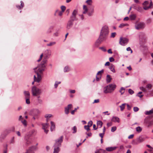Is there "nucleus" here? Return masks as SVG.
Returning a JSON list of instances; mask_svg holds the SVG:
<instances>
[{
  "label": "nucleus",
  "instance_id": "f257e3e1",
  "mask_svg": "<svg viewBox=\"0 0 153 153\" xmlns=\"http://www.w3.org/2000/svg\"><path fill=\"white\" fill-rule=\"evenodd\" d=\"M51 51L50 50H46L43 54H42L40 56L39 59L37 60L38 62H39L42 59L43 55V59L40 65H39L36 67L34 68V71L37 74L38 79H36L34 76V80L38 82H39L42 79V75L43 72L45 70V64L46 62L47 59L51 56Z\"/></svg>",
  "mask_w": 153,
  "mask_h": 153
},
{
  "label": "nucleus",
  "instance_id": "f03ea898",
  "mask_svg": "<svg viewBox=\"0 0 153 153\" xmlns=\"http://www.w3.org/2000/svg\"><path fill=\"white\" fill-rule=\"evenodd\" d=\"M109 32L108 27L107 26L104 25L102 27L100 37L94 44L95 47H98L99 44L105 39L106 36L108 34Z\"/></svg>",
  "mask_w": 153,
  "mask_h": 153
},
{
  "label": "nucleus",
  "instance_id": "7ed1b4c3",
  "mask_svg": "<svg viewBox=\"0 0 153 153\" xmlns=\"http://www.w3.org/2000/svg\"><path fill=\"white\" fill-rule=\"evenodd\" d=\"M63 138V136H61L57 140H56L53 153H58L59 152V147L61 146V144L62 142Z\"/></svg>",
  "mask_w": 153,
  "mask_h": 153
},
{
  "label": "nucleus",
  "instance_id": "20e7f679",
  "mask_svg": "<svg viewBox=\"0 0 153 153\" xmlns=\"http://www.w3.org/2000/svg\"><path fill=\"white\" fill-rule=\"evenodd\" d=\"M116 87V85L115 84H109L103 88V92L105 94L111 93L115 90Z\"/></svg>",
  "mask_w": 153,
  "mask_h": 153
},
{
  "label": "nucleus",
  "instance_id": "39448f33",
  "mask_svg": "<svg viewBox=\"0 0 153 153\" xmlns=\"http://www.w3.org/2000/svg\"><path fill=\"white\" fill-rule=\"evenodd\" d=\"M31 91L32 94L34 96H39L42 93L41 89L37 88L36 86H34L32 88Z\"/></svg>",
  "mask_w": 153,
  "mask_h": 153
},
{
  "label": "nucleus",
  "instance_id": "423d86ee",
  "mask_svg": "<svg viewBox=\"0 0 153 153\" xmlns=\"http://www.w3.org/2000/svg\"><path fill=\"white\" fill-rule=\"evenodd\" d=\"M31 136V135H30L29 134H27L25 136L24 139L26 146L29 145L32 142V139L30 137Z\"/></svg>",
  "mask_w": 153,
  "mask_h": 153
},
{
  "label": "nucleus",
  "instance_id": "0eeeda50",
  "mask_svg": "<svg viewBox=\"0 0 153 153\" xmlns=\"http://www.w3.org/2000/svg\"><path fill=\"white\" fill-rule=\"evenodd\" d=\"M128 41L129 40L128 38L121 37L119 40V43L122 46H125L127 44Z\"/></svg>",
  "mask_w": 153,
  "mask_h": 153
},
{
  "label": "nucleus",
  "instance_id": "6e6552de",
  "mask_svg": "<svg viewBox=\"0 0 153 153\" xmlns=\"http://www.w3.org/2000/svg\"><path fill=\"white\" fill-rule=\"evenodd\" d=\"M135 27L137 30H140L143 28L145 27V24L143 22H140L136 24L135 25Z\"/></svg>",
  "mask_w": 153,
  "mask_h": 153
},
{
  "label": "nucleus",
  "instance_id": "1a4fd4ad",
  "mask_svg": "<svg viewBox=\"0 0 153 153\" xmlns=\"http://www.w3.org/2000/svg\"><path fill=\"white\" fill-rule=\"evenodd\" d=\"M78 11L77 10H74L73 12L72 13L71 16L70 17V20H71L73 22L74 20H76L77 19L76 18V16L77 13Z\"/></svg>",
  "mask_w": 153,
  "mask_h": 153
},
{
  "label": "nucleus",
  "instance_id": "9d476101",
  "mask_svg": "<svg viewBox=\"0 0 153 153\" xmlns=\"http://www.w3.org/2000/svg\"><path fill=\"white\" fill-rule=\"evenodd\" d=\"M42 129H43L44 132L46 133H47L48 131V129L49 127V125L47 123L42 124Z\"/></svg>",
  "mask_w": 153,
  "mask_h": 153
},
{
  "label": "nucleus",
  "instance_id": "9b49d317",
  "mask_svg": "<svg viewBox=\"0 0 153 153\" xmlns=\"http://www.w3.org/2000/svg\"><path fill=\"white\" fill-rule=\"evenodd\" d=\"M73 107L72 105L71 104H69L65 108V112L66 114H68L69 113V110Z\"/></svg>",
  "mask_w": 153,
  "mask_h": 153
},
{
  "label": "nucleus",
  "instance_id": "f8f14e48",
  "mask_svg": "<svg viewBox=\"0 0 153 153\" xmlns=\"http://www.w3.org/2000/svg\"><path fill=\"white\" fill-rule=\"evenodd\" d=\"M37 149V147L35 146H33L30 147L27 150L25 153H34L33 150Z\"/></svg>",
  "mask_w": 153,
  "mask_h": 153
},
{
  "label": "nucleus",
  "instance_id": "ddd939ff",
  "mask_svg": "<svg viewBox=\"0 0 153 153\" xmlns=\"http://www.w3.org/2000/svg\"><path fill=\"white\" fill-rule=\"evenodd\" d=\"M145 138L143 137H140L138 138L137 139V143H134V145H137L138 143H141L143 142L145 140Z\"/></svg>",
  "mask_w": 153,
  "mask_h": 153
},
{
  "label": "nucleus",
  "instance_id": "4468645a",
  "mask_svg": "<svg viewBox=\"0 0 153 153\" xmlns=\"http://www.w3.org/2000/svg\"><path fill=\"white\" fill-rule=\"evenodd\" d=\"M73 25V22L71 20H69L67 24L66 28L67 29L71 28Z\"/></svg>",
  "mask_w": 153,
  "mask_h": 153
},
{
  "label": "nucleus",
  "instance_id": "2eb2a0df",
  "mask_svg": "<svg viewBox=\"0 0 153 153\" xmlns=\"http://www.w3.org/2000/svg\"><path fill=\"white\" fill-rule=\"evenodd\" d=\"M33 116H36V117H38V115L40 113V111L39 110L37 109H33Z\"/></svg>",
  "mask_w": 153,
  "mask_h": 153
},
{
  "label": "nucleus",
  "instance_id": "dca6fc26",
  "mask_svg": "<svg viewBox=\"0 0 153 153\" xmlns=\"http://www.w3.org/2000/svg\"><path fill=\"white\" fill-rule=\"evenodd\" d=\"M103 70H102L101 71H99L97 73L96 76V80L97 81H98L100 80L101 78V74L103 73Z\"/></svg>",
  "mask_w": 153,
  "mask_h": 153
},
{
  "label": "nucleus",
  "instance_id": "f3484780",
  "mask_svg": "<svg viewBox=\"0 0 153 153\" xmlns=\"http://www.w3.org/2000/svg\"><path fill=\"white\" fill-rule=\"evenodd\" d=\"M117 147L116 146L109 147L106 148V150L108 152H111L115 150Z\"/></svg>",
  "mask_w": 153,
  "mask_h": 153
},
{
  "label": "nucleus",
  "instance_id": "a211bd4d",
  "mask_svg": "<svg viewBox=\"0 0 153 153\" xmlns=\"http://www.w3.org/2000/svg\"><path fill=\"white\" fill-rule=\"evenodd\" d=\"M111 121L115 123H119L120 122V120L119 118L115 116H114L112 117Z\"/></svg>",
  "mask_w": 153,
  "mask_h": 153
},
{
  "label": "nucleus",
  "instance_id": "6ab92c4d",
  "mask_svg": "<svg viewBox=\"0 0 153 153\" xmlns=\"http://www.w3.org/2000/svg\"><path fill=\"white\" fill-rule=\"evenodd\" d=\"M83 12L82 13L84 14H85L87 13L88 11V9L87 7L85 5H83Z\"/></svg>",
  "mask_w": 153,
  "mask_h": 153
},
{
  "label": "nucleus",
  "instance_id": "aec40b11",
  "mask_svg": "<svg viewBox=\"0 0 153 153\" xmlns=\"http://www.w3.org/2000/svg\"><path fill=\"white\" fill-rule=\"evenodd\" d=\"M51 131H52L55 130V125L54 123L52 121L51 122Z\"/></svg>",
  "mask_w": 153,
  "mask_h": 153
},
{
  "label": "nucleus",
  "instance_id": "412c9836",
  "mask_svg": "<svg viewBox=\"0 0 153 153\" xmlns=\"http://www.w3.org/2000/svg\"><path fill=\"white\" fill-rule=\"evenodd\" d=\"M109 69L113 73L115 72L116 71L115 69V67L112 64H111L110 66Z\"/></svg>",
  "mask_w": 153,
  "mask_h": 153
},
{
  "label": "nucleus",
  "instance_id": "4be33fe9",
  "mask_svg": "<svg viewBox=\"0 0 153 153\" xmlns=\"http://www.w3.org/2000/svg\"><path fill=\"white\" fill-rule=\"evenodd\" d=\"M24 95L26 98H30V94L28 91H25L24 92Z\"/></svg>",
  "mask_w": 153,
  "mask_h": 153
},
{
  "label": "nucleus",
  "instance_id": "5701e85b",
  "mask_svg": "<svg viewBox=\"0 0 153 153\" xmlns=\"http://www.w3.org/2000/svg\"><path fill=\"white\" fill-rule=\"evenodd\" d=\"M36 101L38 104H42L43 102L42 100L40 99V96H38Z\"/></svg>",
  "mask_w": 153,
  "mask_h": 153
},
{
  "label": "nucleus",
  "instance_id": "b1692460",
  "mask_svg": "<svg viewBox=\"0 0 153 153\" xmlns=\"http://www.w3.org/2000/svg\"><path fill=\"white\" fill-rule=\"evenodd\" d=\"M144 114L146 115H150V114H153V108H152L151 110H150L149 111H146L144 112Z\"/></svg>",
  "mask_w": 153,
  "mask_h": 153
},
{
  "label": "nucleus",
  "instance_id": "393cba45",
  "mask_svg": "<svg viewBox=\"0 0 153 153\" xmlns=\"http://www.w3.org/2000/svg\"><path fill=\"white\" fill-rule=\"evenodd\" d=\"M63 12L62 11H60L59 10H57L56 11L54 15L56 16L57 13L59 16H62Z\"/></svg>",
  "mask_w": 153,
  "mask_h": 153
},
{
  "label": "nucleus",
  "instance_id": "a878e982",
  "mask_svg": "<svg viewBox=\"0 0 153 153\" xmlns=\"http://www.w3.org/2000/svg\"><path fill=\"white\" fill-rule=\"evenodd\" d=\"M105 151L102 149H99L97 150L95 153H105Z\"/></svg>",
  "mask_w": 153,
  "mask_h": 153
},
{
  "label": "nucleus",
  "instance_id": "bb28decb",
  "mask_svg": "<svg viewBox=\"0 0 153 153\" xmlns=\"http://www.w3.org/2000/svg\"><path fill=\"white\" fill-rule=\"evenodd\" d=\"M21 5L20 6H18L16 5V7L19 9H21L24 6V3L22 1H21Z\"/></svg>",
  "mask_w": 153,
  "mask_h": 153
},
{
  "label": "nucleus",
  "instance_id": "cd10ccee",
  "mask_svg": "<svg viewBox=\"0 0 153 153\" xmlns=\"http://www.w3.org/2000/svg\"><path fill=\"white\" fill-rule=\"evenodd\" d=\"M111 79L112 78H111L110 76L109 75H107L106 76V79L107 82L108 83L110 82L111 81Z\"/></svg>",
  "mask_w": 153,
  "mask_h": 153
},
{
  "label": "nucleus",
  "instance_id": "c85d7f7f",
  "mask_svg": "<svg viewBox=\"0 0 153 153\" xmlns=\"http://www.w3.org/2000/svg\"><path fill=\"white\" fill-rule=\"evenodd\" d=\"M102 123L101 121L99 120L97 122V127L100 128H101L102 127Z\"/></svg>",
  "mask_w": 153,
  "mask_h": 153
},
{
  "label": "nucleus",
  "instance_id": "c756f323",
  "mask_svg": "<svg viewBox=\"0 0 153 153\" xmlns=\"http://www.w3.org/2000/svg\"><path fill=\"white\" fill-rule=\"evenodd\" d=\"M143 8L141 7H137L136 10L142 13L143 11Z\"/></svg>",
  "mask_w": 153,
  "mask_h": 153
},
{
  "label": "nucleus",
  "instance_id": "7c9ffc66",
  "mask_svg": "<svg viewBox=\"0 0 153 153\" xmlns=\"http://www.w3.org/2000/svg\"><path fill=\"white\" fill-rule=\"evenodd\" d=\"M130 18L131 20H134L136 18L135 15L133 14L130 16Z\"/></svg>",
  "mask_w": 153,
  "mask_h": 153
},
{
  "label": "nucleus",
  "instance_id": "2f4dec72",
  "mask_svg": "<svg viewBox=\"0 0 153 153\" xmlns=\"http://www.w3.org/2000/svg\"><path fill=\"white\" fill-rule=\"evenodd\" d=\"M136 129L137 132L140 133L142 130V128L140 126H138L136 128Z\"/></svg>",
  "mask_w": 153,
  "mask_h": 153
},
{
  "label": "nucleus",
  "instance_id": "473e14b6",
  "mask_svg": "<svg viewBox=\"0 0 153 153\" xmlns=\"http://www.w3.org/2000/svg\"><path fill=\"white\" fill-rule=\"evenodd\" d=\"M126 104V103L123 104L121 105L120 106V110L121 111H123L125 108V105Z\"/></svg>",
  "mask_w": 153,
  "mask_h": 153
},
{
  "label": "nucleus",
  "instance_id": "72a5a7b5",
  "mask_svg": "<svg viewBox=\"0 0 153 153\" xmlns=\"http://www.w3.org/2000/svg\"><path fill=\"white\" fill-rule=\"evenodd\" d=\"M56 44V42H50V43L47 44V45L48 46H51Z\"/></svg>",
  "mask_w": 153,
  "mask_h": 153
},
{
  "label": "nucleus",
  "instance_id": "f704fd0d",
  "mask_svg": "<svg viewBox=\"0 0 153 153\" xmlns=\"http://www.w3.org/2000/svg\"><path fill=\"white\" fill-rule=\"evenodd\" d=\"M94 12V10L93 8H92L90 11L88 12V16H90L92 15Z\"/></svg>",
  "mask_w": 153,
  "mask_h": 153
},
{
  "label": "nucleus",
  "instance_id": "c9c22d12",
  "mask_svg": "<svg viewBox=\"0 0 153 153\" xmlns=\"http://www.w3.org/2000/svg\"><path fill=\"white\" fill-rule=\"evenodd\" d=\"M128 24H124V23H122L119 26V28H122L123 27H124L126 26H128Z\"/></svg>",
  "mask_w": 153,
  "mask_h": 153
},
{
  "label": "nucleus",
  "instance_id": "e433bc0d",
  "mask_svg": "<svg viewBox=\"0 0 153 153\" xmlns=\"http://www.w3.org/2000/svg\"><path fill=\"white\" fill-rule=\"evenodd\" d=\"M53 27L52 26L50 27L47 30V33H51L52 31Z\"/></svg>",
  "mask_w": 153,
  "mask_h": 153
},
{
  "label": "nucleus",
  "instance_id": "4c0bfd02",
  "mask_svg": "<svg viewBox=\"0 0 153 153\" xmlns=\"http://www.w3.org/2000/svg\"><path fill=\"white\" fill-rule=\"evenodd\" d=\"M125 89L123 87L121 88L120 90V92L121 93V95L123 94L124 93V91Z\"/></svg>",
  "mask_w": 153,
  "mask_h": 153
},
{
  "label": "nucleus",
  "instance_id": "58836bf2",
  "mask_svg": "<svg viewBox=\"0 0 153 153\" xmlns=\"http://www.w3.org/2000/svg\"><path fill=\"white\" fill-rule=\"evenodd\" d=\"M61 83V82L56 81L54 85L55 88H56L58 87V85L60 84Z\"/></svg>",
  "mask_w": 153,
  "mask_h": 153
},
{
  "label": "nucleus",
  "instance_id": "ea45409f",
  "mask_svg": "<svg viewBox=\"0 0 153 153\" xmlns=\"http://www.w3.org/2000/svg\"><path fill=\"white\" fill-rule=\"evenodd\" d=\"M140 90H141V91H143V92H147V90L146 89V88L145 87H140Z\"/></svg>",
  "mask_w": 153,
  "mask_h": 153
},
{
  "label": "nucleus",
  "instance_id": "a19ab883",
  "mask_svg": "<svg viewBox=\"0 0 153 153\" xmlns=\"http://www.w3.org/2000/svg\"><path fill=\"white\" fill-rule=\"evenodd\" d=\"M51 114H46L45 116V117L46 118L47 121H48V119L52 116Z\"/></svg>",
  "mask_w": 153,
  "mask_h": 153
},
{
  "label": "nucleus",
  "instance_id": "79ce46f5",
  "mask_svg": "<svg viewBox=\"0 0 153 153\" xmlns=\"http://www.w3.org/2000/svg\"><path fill=\"white\" fill-rule=\"evenodd\" d=\"M152 85L151 84H147L146 86V87L148 89H150L152 87Z\"/></svg>",
  "mask_w": 153,
  "mask_h": 153
},
{
  "label": "nucleus",
  "instance_id": "37998d69",
  "mask_svg": "<svg viewBox=\"0 0 153 153\" xmlns=\"http://www.w3.org/2000/svg\"><path fill=\"white\" fill-rule=\"evenodd\" d=\"M79 107H77L76 108H75L74 110L72 111L71 112V114L72 115H74V114L75 112L76 111V110L79 108Z\"/></svg>",
  "mask_w": 153,
  "mask_h": 153
},
{
  "label": "nucleus",
  "instance_id": "c03bdc74",
  "mask_svg": "<svg viewBox=\"0 0 153 153\" xmlns=\"http://www.w3.org/2000/svg\"><path fill=\"white\" fill-rule=\"evenodd\" d=\"M72 130L73 131V133H75L76 132L77 128L76 126H74L72 128Z\"/></svg>",
  "mask_w": 153,
  "mask_h": 153
},
{
  "label": "nucleus",
  "instance_id": "a18cd8bd",
  "mask_svg": "<svg viewBox=\"0 0 153 153\" xmlns=\"http://www.w3.org/2000/svg\"><path fill=\"white\" fill-rule=\"evenodd\" d=\"M69 70V68L68 66H66L65 67L64 69V71L65 72H68Z\"/></svg>",
  "mask_w": 153,
  "mask_h": 153
},
{
  "label": "nucleus",
  "instance_id": "49530a36",
  "mask_svg": "<svg viewBox=\"0 0 153 153\" xmlns=\"http://www.w3.org/2000/svg\"><path fill=\"white\" fill-rule=\"evenodd\" d=\"M86 2L88 5H91L92 3V0H87L86 1Z\"/></svg>",
  "mask_w": 153,
  "mask_h": 153
},
{
  "label": "nucleus",
  "instance_id": "de8ad7c7",
  "mask_svg": "<svg viewBox=\"0 0 153 153\" xmlns=\"http://www.w3.org/2000/svg\"><path fill=\"white\" fill-rule=\"evenodd\" d=\"M149 4V2L148 1H145L144 3H143V5L144 6H148Z\"/></svg>",
  "mask_w": 153,
  "mask_h": 153
},
{
  "label": "nucleus",
  "instance_id": "09e8293b",
  "mask_svg": "<svg viewBox=\"0 0 153 153\" xmlns=\"http://www.w3.org/2000/svg\"><path fill=\"white\" fill-rule=\"evenodd\" d=\"M117 129V127L116 126H113L112 127L111 129V131L112 132H114Z\"/></svg>",
  "mask_w": 153,
  "mask_h": 153
},
{
  "label": "nucleus",
  "instance_id": "8fccbe9b",
  "mask_svg": "<svg viewBox=\"0 0 153 153\" xmlns=\"http://www.w3.org/2000/svg\"><path fill=\"white\" fill-rule=\"evenodd\" d=\"M89 127H90L89 126L87 125H85L84 126V128L87 131H88L90 130V129Z\"/></svg>",
  "mask_w": 153,
  "mask_h": 153
},
{
  "label": "nucleus",
  "instance_id": "3c124183",
  "mask_svg": "<svg viewBox=\"0 0 153 153\" xmlns=\"http://www.w3.org/2000/svg\"><path fill=\"white\" fill-rule=\"evenodd\" d=\"M116 35V33L115 32L112 33H111V37L114 38V37Z\"/></svg>",
  "mask_w": 153,
  "mask_h": 153
},
{
  "label": "nucleus",
  "instance_id": "603ef678",
  "mask_svg": "<svg viewBox=\"0 0 153 153\" xmlns=\"http://www.w3.org/2000/svg\"><path fill=\"white\" fill-rule=\"evenodd\" d=\"M30 98H26V103L27 104H29L30 103Z\"/></svg>",
  "mask_w": 153,
  "mask_h": 153
},
{
  "label": "nucleus",
  "instance_id": "864d4df0",
  "mask_svg": "<svg viewBox=\"0 0 153 153\" xmlns=\"http://www.w3.org/2000/svg\"><path fill=\"white\" fill-rule=\"evenodd\" d=\"M22 122L25 126H27V123L26 121L25 120H24L23 121H22Z\"/></svg>",
  "mask_w": 153,
  "mask_h": 153
},
{
  "label": "nucleus",
  "instance_id": "5fc2aeb1",
  "mask_svg": "<svg viewBox=\"0 0 153 153\" xmlns=\"http://www.w3.org/2000/svg\"><path fill=\"white\" fill-rule=\"evenodd\" d=\"M61 8L62 10V11L64 12L66 9V7L64 6H62L61 7Z\"/></svg>",
  "mask_w": 153,
  "mask_h": 153
},
{
  "label": "nucleus",
  "instance_id": "6e6d98bb",
  "mask_svg": "<svg viewBox=\"0 0 153 153\" xmlns=\"http://www.w3.org/2000/svg\"><path fill=\"white\" fill-rule=\"evenodd\" d=\"M92 121L91 120L90 121L88 122V125L87 126H89V127H90L92 126Z\"/></svg>",
  "mask_w": 153,
  "mask_h": 153
},
{
  "label": "nucleus",
  "instance_id": "4d7b16f0",
  "mask_svg": "<svg viewBox=\"0 0 153 153\" xmlns=\"http://www.w3.org/2000/svg\"><path fill=\"white\" fill-rule=\"evenodd\" d=\"M36 132V131L35 129H32V130L30 131V133L31 134H29L30 135H31L32 134H33L34 133H35Z\"/></svg>",
  "mask_w": 153,
  "mask_h": 153
},
{
  "label": "nucleus",
  "instance_id": "13d9d810",
  "mask_svg": "<svg viewBox=\"0 0 153 153\" xmlns=\"http://www.w3.org/2000/svg\"><path fill=\"white\" fill-rule=\"evenodd\" d=\"M128 92L131 94H132L134 93V91L131 89H128Z\"/></svg>",
  "mask_w": 153,
  "mask_h": 153
},
{
  "label": "nucleus",
  "instance_id": "bf43d9fd",
  "mask_svg": "<svg viewBox=\"0 0 153 153\" xmlns=\"http://www.w3.org/2000/svg\"><path fill=\"white\" fill-rule=\"evenodd\" d=\"M142 93V92L141 91L139 92L137 94V96L139 97L140 98H142L143 97V95H139V94H141Z\"/></svg>",
  "mask_w": 153,
  "mask_h": 153
},
{
  "label": "nucleus",
  "instance_id": "052dcab7",
  "mask_svg": "<svg viewBox=\"0 0 153 153\" xmlns=\"http://www.w3.org/2000/svg\"><path fill=\"white\" fill-rule=\"evenodd\" d=\"M139 108L137 107H134L133 110L134 111L137 112L139 110Z\"/></svg>",
  "mask_w": 153,
  "mask_h": 153
},
{
  "label": "nucleus",
  "instance_id": "680f3d73",
  "mask_svg": "<svg viewBox=\"0 0 153 153\" xmlns=\"http://www.w3.org/2000/svg\"><path fill=\"white\" fill-rule=\"evenodd\" d=\"M150 8V6H144L143 9L145 10H146Z\"/></svg>",
  "mask_w": 153,
  "mask_h": 153
},
{
  "label": "nucleus",
  "instance_id": "e2e57ef3",
  "mask_svg": "<svg viewBox=\"0 0 153 153\" xmlns=\"http://www.w3.org/2000/svg\"><path fill=\"white\" fill-rule=\"evenodd\" d=\"M126 50L128 51H131V53H132V51L130 47H128L126 49Z\"/></svg>",
  "mask_w": 153,
  "mask_h": 153
},
{
  "label": "nucleus",
  "instance_id": "0e129e2a",
  "mask_svg": "<svg viewBox=\"0 0 153 153\" xmlns=\"http://www.w3.org/2000/svg\"><path fill=\"white\" fill-rule=\"evenodd\" d=\"M99 48L102 50L103 51L105 52L106 51V49L103 47H100Z\"/></svg>",
  "mask_w": 153,
  "mask_h": 153
},
{
  "label": "nucleus",
  "instance_id": "69168bd1",
  "mask_svg": "<svg viewBox=\"0 0 153 153\" xmlns=\"http://www.w3.org/2000/svg\"><path fill=\"white\" fill-rule=\"evenodd\" d=\"M127 108L128 110H130L131 109V106H130L128 104H127Z\"/></svg>",
  "mask_w": 153,
  "mask_h": 153
},
{
  "label": "nucleus",
  "instance_id": "338daca9",
  "mask_svg": "<svg viewBox=\"0 0 153 153\" xmlns=\"http://www.w3.org/2000/svg\"><path fill=\"white\" fill-rule=\"evenodd\" d=\"M109 61L110 62H112L114 61V59L112 57H110L109 59Z\"/></svg>",
  "mask_w": 153,
  "mask_h": 153
},
{
  "label": "nucleus",
  "instance_id": "774afa93",
  "mask_svg": "<svg viewBox=\"0 0 153 153\" xmlns=\"http://www.w3.org/2000/svg\"><path fill=\"white\" fill-rule=\"evenodd\" d=\"M112 125V123L111 122L108 123H107V126L108 127H109L111 126Z\"/></svg>",
  "mask_w": 153,
  "mask_h": 153
}]
</instances>
